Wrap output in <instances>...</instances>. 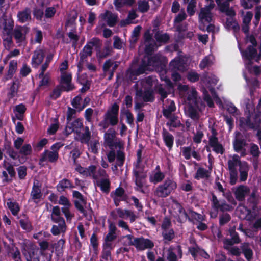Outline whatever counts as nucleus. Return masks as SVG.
<instances>
[{
    "mask_svg": "<svg viewBox=\"0 0 261 261\" xmlns=\"http://www.w3.org/2000/svg\"><path fill=\"white\" fill-rule=\"evenodd\" d=\"M231 220L230 215L226 213H223L219 217V225L220 226H223L228 223Z\"/></svg>",
    "mask_w": 261,
    "mask_h": 261,
    "instance_id": "obj_58",
    "label": "nucleus"
},
{
    "mask_svg": "<svg viewBox=\"0 0 261 261\" xmlns=\"http://www.w3.org/2000/svg\"><path fill=\"white\" fill-rule=\"evenodd\" d=\"M177 183L173 179L167 178L162 184L159 185L156 188L154 193L161 198H166L174 192L177 188Z\"/></svg>",
    "mask_w": 261,
    "mask_h": 261,
    "instance_id": "obj_1",
    "label": "nucleus"
},
{
    "mask_svg": "<svg viewBox=\"0 0 261 261\" xmlns=\"http://www.w3.org/2000/svg\"><path fill=\"white\" fill-rule=\"evenodd\" d=\"M5 149L6 150V153L9 155V156L12 158L14 160H17L20 159V154L19 152H17L15 151L12 147L8 145L7 146H5Z\"/></svg>",
    "mask_w": 261,
    "mask_h": 261,
    "instance_id": "obj_42",
    "label": "nucleus"
},
{
    "mask_svg": "<svg viewBox=\"0 0 261 261\" xmlns=\"http://www.w3.org/2000/svg\"><path fill=\"white\" fill-rule=\"evenodd\" d=\"M71 81L72 75L71 74H67L65 72H64L62 74L60 84H66V86L62 85V87L64 88L65 91L69 92L74 89L75 87L74 85L71 84Z\"/></svg>",
    "mask_w": 261,
    "mask_h": 261,
    "instance_id": "obj_15",
    "label": "nucleus"
},
{
    "mask_svg": "<svg viewBox=\"0 0 261 261\" xmlns=\"http://www.w3.org/2000/svg\"><path fill=\"white\" fill-rule=\"evenodd\" d=\"M138 9L141 13L147 12L149 9V5L146 0H138Z\"/></svg>",
    "mask_w": 261,
    "mask_h": 261,
    "instance_id": "obj_47",
    "label": "nucleus"
},
{
    "mask_svg": "<svg viewBox=\"0 0 261 261\" xmlns=\"http://www.w3.org/2000/svg\"><path fill=\"white\" fill-rule=\"evenodd\" d=\"M17 170L19 178L21 180L24 179L27 176V167L25 166H21Z\"/></svg>",
    "mask_w": 261,
    "mask_h": 261,
    "instance_id": "obj_64",
    "label": "nucleus"
},
{
    "mask_svg": "<svg viewBox=\"0 0 261 261\" xmlns=\"http://www.w3.org/2000/svg\"><path fill=\"white\" fill-rule=\"evenodd\" d=\"M162 236L165 243L171 242L175 238V231L173 228L162 231Z\"/></svg>",
    "mask_w": 261,
    "mask_h": 261,
    "instance_id": "obj_39",
    "label": "nucleus"
},
{
    "mask_svg": "<svg viewBox=\"0 0 261 261\" xmlns=\"http://www.w3.org/2000/svg\"><path fill=\"white\" fill-rule=\"evenodd\" d=\"M64 91V88L62 87V85L59 84L57 85L53 90L49 94V97L53 100H56L59 98L62 94V92Z\"/></svg>",
    "mask_w": 261,
    "mask_h": 261,
    "instance_id": "obj_38",
    "label": "nucleus"
},
{
    "mask_svg": "<svg viewBox=\"0 0 261 261\" xmlns=\"http://www.w3.org/2000/svg\"><path fill=\"white\" fill-rule=\"evenodd\" d=\"M7 205L13 216H16L18 215L20 208L16 201H12L11 199L9 198L7 200Z\"/></svg>",
    "mask_w": 261,
    "mask_h": 261,
    "instance_id": "obj_34",
    "label": "nucleus"
},
{
    "mask_svg": "<svg viewBox=\"0 0 261 261\" xmlns=\"http://www.w3.org/2000/svg\"><path fill=\"white\" fill-rule=\"evenodd\" d=\"M98 187L100 188V190L103 193H109L110 191L111 182L108 178L102 179L99 182H97Z\"/></svg>",
    "mask_w": 261,
    "mask_h": 261,
    "instance_id": "obj_37",
    "label": "nucleus"
},
{
    "mask_svg": "<svg viewBox=\"0 0 261 261\" xmlns=\"http://www.w3.org/2000/svg\"><path fill=\"white\" fill-rule=\"evenodd\" d=\"M143 250L146 249H152L154 245V243L149 239H145L142 237Z\"/></svg>",
    "mask_w": 261,
    "mask_h": 261,
    "instance_id": "obj_61",
    "label": "nucleus"
},
{
    "mask_svg": "<svg viewBox=\"0 0 261 261\" xmlns=\"http://www.w3.org/2000/svg\"><path fill=\"white\" fill-rule=\"evenodd\" d=\"M154 37L156 41L159 43H167L170 39L169 35L167 33L162 34L160 31L156 32Z\"/></svg>",
    "mask_w": 261,
    "mask_h": 261,
    "instance_id": "obj_40",
    "label": "nucleus"
},
{
    "mask_svg": "<svg viewBox=\"0 0 261 261\" xmlns=\"http://www.w3.org/2000/svg\"><path fill=\"white\" fill-rule=\"evenodd\" d=\"M134 87L136 88V96L137 97L142 98L144 102H152L154 101L155 97L152 89L149 88L145 89L143 91L142 88H138L137 84H135Z\"/></svg>",
    "mask_w": 261,
    "mask_h": 261,
    "instance_id": "obj_9",
    "label": "nucleus"
},
{
    "mask_svg": "<svg viewBox=\"0 0 261 261\" xmlns=\"http://www.w3.org/2000/svg\"><path fill=\"white\" fill-rule=\"evenodd\" d=\"M81 153L78 148H74L71 151L70 154L74 164H77V159L80 156Z\"/></svg>",
    "mask_w": 261,
    "mask_h": 261,
    "instance_id": "obj_60",
    "label": "nucleus"
},
{
    "mask_svg": "<svg viewBox=\"0 0 261 261\" xmlns=\"http://www.w3.org/2000/svg\"><path fill=\"white\" fill-rule=\"evenodd\" d=\"M239 170L240 172V181L241 182L246 181L248 177V172L249 171L248 163L245 161L243 162V165H240Z\"/></svg>",
    "mask_w": 261,
    "mask_h": 261,
    "instance_id": "obj_35",
    "label": "nucleus"
},
{
    "mask_svg": "<svg viewBox=\"0 0 261 261\" xmlns=\"http://www.w3.org/2000/svg\"><path fill=\"white\" fill-rule=\"evenodd\" d=\"M83 126V123L80 119H76L70 124V126H66L65 128L66 136L69 135L74 130L81 128Z\"/></svg>",
    "mask_w": 261,
    "mask_h": 261,
    "instance_id": "obj_32",
    "label": "nucleus"
},
{
    "mask_svg": "<svg viewBox=\"0 0 261 261\" xmlns=\"http://www.w3.org/2000/svg\"><path fill=\"white\" fill-rule=\"evenodd\" d=\"M125 154L120 150H117L116 155V164L119 166L121 167L123 165L125 161Z\"/></svg>",
    "mask_w": 261,
    "mask_h": 261,
    "instance_id": "obj_53",
    "label": "nucleus"
},
{
    "mask_svg": "<svg viewBox=\"0 0 261 261\" xmlns=\"http://www.w3.org/2000/svg\"><path fill=\"white\" fill-rule=\"evenodd\" d=\"M50 219L52 222L55 223H58L61 229H64L65 227H66L65 220L61 215L59 216H51Z\"/></svg>",
    "mask_w": 261,
    "mask_h": 261,
    "instance_id": "obj_45",
    "label": "nucleus"
},
{
    "mask_svg": "<svg viewBox=\"0 0 261 261\" xmlns=\"http://www.w3.org/2000/svg\"><path fill=\"white\" fill-rule=\"evenodd\" d=\"M169 66L171 70L184 71L185 70L184 61L180 58H174L170 62Z\"/></svg>",
    "mask_w": 261,
    "mask_h": 261,
    "instance_id": "obj_21",
    "label": "nucleus"
},
{
    "mask_svg": "<svg viewBox=\"0 0 261 261\" xmlns=\"http://www.w3.org/2000/svg\"><path fill=\"white\" fill-rule=\"evenodd\" d=\"M45 54L41 49L35 50L32 58L31 63L34 68H37L43 62Z\"/></svg>",
    "mask_w": 261,
    "mask_h": 261,
    "instance_id": "obj_17",
    "label": "nucleus"
},
{
    "mask_svg": "<svg viewBox=\"0 0 261 261\" xmlns=\"http://www.w3.org/2000/svg\"><path fill=\"white\" fill-rule=\"evenodd\" d=\"M29 28L25 26H19L13 30V36L17 43H20L26 40V35Z\"/></svg>",
    "mask_w": 261,
    "mask_h": 261,
    "instance_id": "obj_10",
    "label": "nucleus"
},
{
    "mask_svg": "<svg viewBox=\"0 0 261 261\" xmlns=\"http://www.w3.org/2000/svg\"><path fill=\"white\" fill-rule=\"evenodd\" d=\"M103 19H107V24L110 27H114L117 23L118 16L117 15L107 11L104 14H101Z\"/></svg>",
    "mask_w": 261,
    "mask_h": 261,
    "instance_id": "obj_22",
    "label": "nucleus"
},
{
    "mask_svg": "<svg viewBox=\"0 0 261 261\" xmlns=\"http://www.w3.org/2000/svg\"><path fill=\"white\" fill-rule=\"evenodd\" d=\"M196 7V0H190L189 2L187 11L188 15L192 16L194 15L195 13V8Z\"/></svg>",
    "mask_w": 261,
    "mask_h": 261,
    "instance_id": "obj_51",
    "label": "nucleus"
},
{
    "mask_svg": "<svg viewBox=\"0 0 261 261\" xmlns=\"http://www.w3.org/2000/svg\"><path fill=\"white\" fill-rule=\"evenodd\" d=\"M19 87L20 83L18 81L12 82V85L10 87L8 93V97L9 99H12L17 96Z\"/></svg>",
    "mask_w": 261,
    "mask_h": 261,
    "instance_id": "obj_36",
    "label": "nucleus"
},
{
    "mask_svg": "<svg viewBox=\"0 0 261 261\" xmlns=\"http://www.w3.org/2000/svg\"><path fill=\"white\" fill-rule=\"evenodd\" d=\"M235 134V138L233 141V149L237 153L240 152L242 156H244L246 155L245 148L247 145L246 140L240 132L236 131Z\"/></svg>",
    "mask_w": 261,
    "mask_h": 261,
    "instance_id": "obj_6",
    "label": "nucleus"
},
{
    "mask_svg": "<svg viewBox=\"0 0 261 261\" xmlns=\"http://www.w3.org/2000/svg\"><path fill=\"white\" fill-rule=\"evenodd\" d=\"M101 45L100 40L97 37H94L90 41L87 42L82 50L86 52L88 55H92L93 47L99 49Z\"/></svg>",
    "mask_w": 261,
    "mask_h": 261,
    "instance_id": "obj_12",
    "label": "nucleus"
},
{
    "mask_svg": "<svg viewBox=\"0 0 261 261\" xmlns=\"http://www.w3.org/2000/svg\"><path fill=\"white\" fill-rule=\"evenodd\" d=\"M42 196V193L41 192V185H39L38 181L36 184L34 182L31 192V199L35 203H37L38 202L36 200H39L41 198Z\"/></svg>",
    "mask_w": 261,
    "mask_h": 261,
    "instance_id": "obj_18",
    "label": "nucleus"
},
{
    "mask_svg": "<svg viewBox=\"0 0 261 261\" xmlns=\"http://www.w3.org/2000/svg\"><path fill=\"white\" fill-rule=\"evenodd\" d=\"M165 178V174L160 171L155 172L153 176L149 177L150 182L156 184L162 181Z\"/></svg>",
    "mask_w": 261,
    "mask_h": 261,
    "instance_id": "obj_43",
    "label": "nucleus"
},
{
    "mask_svg": "<svg viewBox=\"0 0 261 261\" xmlns=\"http://www.w3.org/2000/svg\"><path fill=\"white\" fill-rule=\"evenodd\" d=\"M213 15L210 8H202L200 9L199 14V18L200 20H204L207 23H210L212 20Z\"/></svg>",
    "mask_w": 261,
    "mask_h": 261,
    "instance_id": "obj_29",
    "label": "nucleus"
},
{
    "mask_svg": "<svg viewBox=\"0 0 261 261\" xmlns=\"http://www.w3.org/2000/svg\"><path fill=\"white\" fill-rule=\"evenodd\" d=\"M169 118V121L167 123L166 125L170 127L178 128L183 126V124L181 123L179 120H177V116L173 115Z\"/></svg>",
    "mask_w": 261,
    "mask_h": 261,
    "instance_id": "obj_44",
    "label": "nucleus"
},
{
    "mask_svg": "<svg viewBox=\"0 0 261 261\" xmlns=\"http://www.w3.org/2000/svg\"><path fill=\"white\" fill-rule=\"evenodd\" d=\"M145 57L147 61H148V65L150 68L151 66L156 71L166 72L165 67L166 64L167 63L166 58L163 57L158 54Z\"/></svg>",
    "mask_w": 261,
    "mask_h": 261,
    "instance_id": "obj_3",
    "label": "nucleus"
},
{
    "mask_svg": "<svg viewBox=\"0 0 261 261\" xmlns=\"http://www.w3.org/2000/svg\"><path fill=\"white\" fill-rule=\"evenodd\" d=\"M38 248L33 243L24 244L22 246L21 252L26 261H40L37 255Z\"/></svg>",
    "mask_w": 261,
    "mask_h": 261,
    "instance_id": "obj_4",
    "label": "nucleus"
},
{
    "mask_svg": "<svg viewBox=\"0 0 261 261\" xmlns=\"http://www.w3.org/2000/svg\"><path fill=\"white\" fill-rule=\"evenodd\" d=\"M17 67V62L16 60H12L10 62L9 69L7 73L4 77V81H8L12 78L16 71Z\"/></svg>",
    "mask_w": 261,
    "mask_h": 261,
    "instance_id": "obj_31",
    "label": "nucleus"
},
{
    "mask_svg": "<svg viewBox=\"0 0 261 261\" xmlns=\"http://www.w3.org/2000/svg\"><path fill=\"white\" fill-rule=\"evenodd\" d=\"M119 105L116 102L114 103L104 114L105 121H108L112 126L116 125L119 122Z\"/></svg>",
    "mask_w": 261,
    "mask_h": 261,
    "instance_id": "obj_5",
    "label": "nucleus"
},
{
    "mask_svg": "<svg viewBox=\"0 0 261 261\" xmlns=\"http://www.w3.org/2000/svg\"><path fill=\"white\" fill-rule=\"evenodd\" d=\"M208 145L213 148V150L216 153L223 154L225 152V149L223 145L219 142L218 139L208 141Z\"/></svg>",
    "mask_w": 261,
    "mask_h": 261,
    "instance_id": "obj_33",
    "label": "nucleus"
},
{
    "mask_svg": "<svg viewBox=\"0 0 261 261\" xmlns=\"http://www.w3.org/2000/svg\"><path fill=\"white\" fill-rule=\"evenodd\" d=\"M231 239H226L224 240V244L226 246H232L234 244H238L241 240L238 233L236 231L235 227H231L229 230Z\"/></svg>",
    "mask_w": 261,
    "mask_h": 261,
    "instance_id": "obj_16",
    "label": "nucleus"
},
{
    "mask_svg": "<svg viewBox=\"0 0 261 261\" xmlns=\"http://www.w3.org/2000/svg\"><path fill=\"white\" fill-rule=\"evenodd\" d=\"M116 130L113 128H110L104 134V143L110 149L121 146L120 142L116 141Z\"/></svg>",
    "mask_w": 261,
    "mask_h": 261,
    "instance_id": "obj_8",
    "label": "nucleus"
},
{
    "mask_svg": "<svg viewBox=\"0 0 261 261\" xmlns=\"http://www.w3.org/2000/svg\"><path fill=\"white\" fill-rule=\"evenodd\" d=\"M87 168L86 177L87 176H92L94 179H97V176L96 175V166L95 165H90Z\"/></svg>",
    "mask_w": 261,
    "mask_h": 261,
    "instance_id": "obj_54",
    "label": "nucleus"
},
{
    "mask_svg": "<svg viewBox=\"0 0 261 261\" xmlns=\"http://www.w3.org/2000/svg\"><path fill=\"white\" fill-rule=\"evenodd\" d=\"M74 187L71 181L67 178H63L60 180L56 187L57 191L60 193L65 191L66 189H72Z\"/></svg>",
    "mask_w": 261,
    "mask_h": 261,
    "instance_id": "obj_20",
    "label": "nucleus"
},
{
    "mask_svg": "<svg viewBox=\"0 0 261 261\" xmlns=\"http://www.w3.org/2000/svg\"><path fill=\"white\" fill-rule=\"evenodd\" d=\"M249 192V189L246 186H239L234 192L236 199L239 201H243L245 200V195Z\"/></svg>",
    "mask_w": 261,
    "mask_h": 261,
    "instance_id": "obj_25",
    "label": "nucleus"
},
{
    "mask_svg": "<svg viewBox=\"0 0 261 261\" xmlns=\"http://www.w3.org/2000/svg\"><path fill=\"white\" fill-rule=\"evenodd\" d=\"M135 69L136 70V74L139 75L146 73L147 71H150V68L148 65V61H147L145 56L141 59L140 64Z\"/></svg>",
    "mask_w": 261,
    "mask_h": 261,
    "instance_id": "obj_27",
    "label": "nucleus"
},
{
    "mask_svg": "<svg viewBox=\"0 0 261 261\" xmlns=\"http://www.w3.org/2000/svg\"><path fill=\"white\" fill-rule=\"evenodd\" d=\"M32 152V146L30 144H25L19 149V153L24 156L30 155Z\"/></svg>",
    "mask_w": 261,
    "mask_h": 261,
    "instance_id": "obj_50",
    "label": "nucleus"
},
{
    "mask_svg": "<svg viewBox=\"0 0 261 261\" xmlns=\"http://www.w3.org/2000/svg\"><path fill=\"white\" fill-rule=\"evenodd\" d=\"M130 244L134 246L137 250L142 251V237L134 238L133 242H131Z\"/></svg>",
    "mask_w": 261,
    "mask_h": 261,
    "instance_id": "obj_57",
    "label": "nucleus"
},
{
    "mask_svg": "<svg viewBox=\"0 0 261 261\" xmlns=\"http://www.w3.org/2000/svg\"><path fill=\"white\" fill-rule=\"evenodd\" d=\"M209 176L210 175L208 170L203 168L199 167L198 168L194 178L195 179L199 180L200 179L208 178Z\"/></svg>",
    "mask_w": 261,
    "mask_h": 261,
    "instance_id": "obj_41",
    "label": "nucleus"
},
{
    "mask_svg": "<svg viewBox=\"0 0 261 261\" xmlns=\"http://www.w3.org/2000/svg\"><path fill=\"white\" fill-rule=\"evenodd\" d=\"M225 108L227 111L233 116H236L238 115V112L239 111L238 109L231 102H228L226 103L225 104Z\"/></svg>",
    "mask_w": 261,
    "mask_h": 261,
    "instance_id": "obj_52",
    "label": "nucleus"
},
{
    "mask_svg": "<svg viewBox=\"0 0 261 261\" xmlns=\"http://www.w3.org/2000/svg\"><path fill=\"white\" fill-rule=\"evenodd\" d=\"M74 204L75 208L81 213L83 214V216L86 218V219L88 221H92L93 212L91 208H90V209L88 211L85 210L83 206L81 203V202H80L77 200H75L74 201Z\"/></svg>",
    "mask_w": 261,
    "mask_h": 261,
    "instance_id": "obj_19",
    "label": "nucleus"
},
{
    "mask_svg": "<svg viewBox=\"0 0 261 261\" xmlns=\"http://www.w3.org/2000/svg\"><path fill=\"white\" fill-rule=\"evenodd\" d=\"M91 138V133L89 130V127L86 126L85 127V132L81 136V142L86 144H89V141Z\"/></svg>",
    "mask_w": 261,
    "mask_h": 261,
    "instance_id": "obj_55",
    "label": "nucleus"
},
{
    "mask_svg": "<svg viewBox=\"0 0 261 261\" xmlns=\"http://www.w3.org/2000/svg\"><path fill=\"white\" fill-rule=\"evenodd\" d=\"M243 165V162H241L238 155L234 154L233 156L232 160H229L228 161V167L230 171H237V166L240 168V165Z\"/></svg>",
    "mask_w": 261,
    "mask_h": 261,
    "instance_id": "obj_28",
    "label": "nucleus"
},
{
    "mask_svg": "<svg viewBox=\"0 0 261 261\" xmlns=\"http://www.w3.org/2000/svg\"><path fill=\"white\" fill-rule=\"evenodd\" d=\"M171 226H172V223H171V220L167 217H165L164 218L163 222L161 224V227L162 231L171 229Z\"/></svg>",
    "mask_w": 261,
    "mask_h": 261,
    "instance_id": "obj_62",
    "label": "nucleus"
},
{
    "mask_svg": "<svg viewBox=\"0 0 261 261\" xmlns=\"http://www.w3.org/2000/svg\"><path fill=\"white\" fill-rule=\"evenodd\" d=\"M211 195V206L214 210L217 212L220 211L222 213L231 211L232 206L227 203L225 200H219L214 193H212Z\"/></svg>",
    "mask_w": 261,
    "mask_h": 261,
    "instance_id": "obj_7",
    "label": "nucleus"
},
{
    "mask_svg": "<svg viewBox=\"0 0 261 261\" xmlns=\"http://www.w3.org/2000/svg\"><path fill=\"white\" fill-rule=\"evenodd\" d=\"M188 212H189V214L191 215L190 218L192 219V221H193V220H195L197 221L202 220V215L201 214L194 211L192 208H189L188 210Z\"/></svg>",
    "mask_w": 261,
    "mask_h": 261,
    "instance_id": "obj_63",
    "label": "nucleus"
},
{
    "mask_svg": "<svg viewBox=\"0 0 261 261\" xmlns=\"http://www.w3.org/2000/svg\"><path fill=\"white\" fill-rule=\"evenodd\" d=\"M187 79L191 83H195L199 81V74L195 71H191L188 73Z\"/></svg>",
    "mask_w": 261,
    "mask_h": 261,
    "instance_id": "obj_56",
    "label": "nucleus"
},
{
    "mask_svg": "<svg viewBox=\"0 0 261 261\" xmlns=\"http://www.w3.org/2000/svg\"><path fill=\"white\" fill-rule=\"evenodd\" d=\"M257 51L255 47L250 45L247 49L242 51V57L249 61H251L256 56Z\"/></svg>",
    "mask_w": 261,
    "mask_h": 261,
    "instance_id": "obj_24",
    "label": "nucleus"
},
{
    "mask_svg": "<svg viewBox=\"0 0 261 261\" xmlns=\"http://www.w3.org/2000/svg\"><path fill=\"white\" fill-rule=\"evenodd\" d=\"M175 106L173 101L168 106L167 109H164L163 114L166 118H169L171 116V114L175 110Z\"/></svg>",
    "mask_w": 261,
    "mask_h": 261,
    "instance_id": "obj_48",
    "label": "nucleus"
},
{
    "mask_svg": "<svg viewBox=\"0 0 261 261\" xmlns=\"http://www.w3.org/2000/svg\"><path fill=\"white\" fill-rule=\"evenodd\" d=\"M194 246L189 247L188 249V251L192 256L194 258H195L197 254H199L205 259L209 258V254L203 249L201 248L195 241H194Z\"/></svg>",
    "mask_w": 261,
    "mask_h": 261,
    "instance_id": "obj_14",
    "label": "nucleus"
},
{
    "mask_svg": "<svg viewBox=\"0 0 261 261\" xmlns=\"http://www.w3.org/2000/svg\"><path fill=\"white\" fill-rule=\"evenodd\" d=\"M241 253H243L247 261H250L253 258V251L250 247L248 243H244L241 244Z\"/></svg>",
    "mask_w": 261,
    "mask_h": 261,
    "instance_id": "obj_30",
    "label": "nucleus"
},
{
    "mask_svg": "<svg viewBox=\"0 0 261 261\" xmlns=\"http://www.w3.org/2000/svg\"><path fill=\"white\" fill-rule=\"evenodd\" d=\"M132 173L133 177L135 178L134 182L136 186L135 187V190L142 194H147L148 191L145 189V188L147 187V171H145V169H143V171L133 170Z\"/></svg>",
    "mask_w": 261,
    "mask_h": 261,
    "instance_id": "obj_2",
    "label": "nucleus"
},
{
    "mask_svg": "<svg viewBox=\"0 0 261 261\" xmlns=\"http://www.w3.org/2000/svg\"><path fill=\"white\" fill-rule=\"evenodd\" d=\"M24 216H25L24 215ZM19 224L21 228L27 231H30L32 229V225L28 217H25L24 219L19 220Z\"/></svg>",
    "mask_w": 261,
    "mask_h": 261,
    "instance_id": "obj_46",
    "label": "nucleus"
},
{
    "mask_svg": "<svg viewBox=\"0 0 261 261\" xmlns=\"http://www.w3.org/2000/svg\"><path fill=\"white\" fill-rule=\"evenodd\" d=\"M162 137L165 145L168 148L169 150H170L173 145L174 139L173 136L169 133L166 129L163 128Z\"/></svg>",
    "mask_w": 261,
    "mask_h": 261,
    "instance_id": "obj_26",
    "label": "nucleus"
},
{
    "mask_svg": "<svg viewBox=\"0 0 261 261\" xmlns=\"http://www.w3.org/2000/svg\"><path fill=\"white\" fill-rule=\"evenodd\" d=\"M59 158V153L56 151H51L45 149L41 154L39 159V162H44L48 161L49 162L53 163L57 161Z\"/></svg>",
    "mask_w": 261,
    "mask_h": 261,
    "instance_id": "obj_13",
    "label": "nucleus"
},
{
    "mask_svg": "<svg viewBox=\"0 0 261 261\" xmlns=\"http://www.w3.org/2000/svg\"><path fill=\"white\" fill-rule=\"evenodd\" d=\"M31 11L28 7H26L22 11H20L17 13L18 21L21 23H25L31 19Z\"/></svg>",
    "mask_w": 261,
    "mask_h": 261,
    "instance_id": "obj_23",
    "label": "nucleus"
},
{
    "mask_svg": "<svg viewBox=\"0 0 261 261\" xmlns=\"http://www.w3.org/2000/svg\"><path fill=\"white\" fill-rule=\"evenodd\" d=\"M14 27L13 21H9L8 22H5V25L4 27V30L8 36L11 35L12 34L13 29Z\"/></svg>",
    "mask_w": 261,
    "mask_h": 261,
    "instance_id": "obj_59",
    "label": "nucleus"
},
{
    "mask_svg": "<svg viewBox=\"0 0 261 261\" xmlns=\"http://www.w3.org/2000/svg\"><path fill=\"white\" fill-rule=\"evenodd\" d=\"M54 123H52L48 127L47 132L49 135H53L56 134L59 127V124L58 118H55Z\"/></svg>",
    "mask_w": 261,
    "mask_h": 261,
    "instance_id": "obj_49",
    "label": "nucleus"
},
{
    "mask_svg": "<svg viewBox=\"0 0 261 261\" xmlns=\"http://www.w3.org/2000/svg\"><path fill=\"white\" fill-rule=\"evenodd\" d=\"M247 204L249 207V209L247 210L248 214L252 213L254 215H256L258 213V199L254 191L252 192L250 197L248 198Z\"/></svg>",
    "mask_w": 261,
    "mask_h": 261,
    "instance_id": "obj_11",
    "label": "nucleus"
}]
</instances>
